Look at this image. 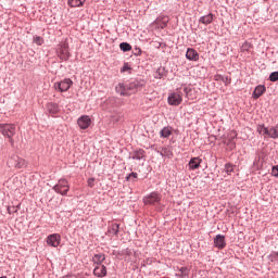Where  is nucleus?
Instances as JSON below:
<instances>
[{
    "mask_svg": "<svg viewBox=\"0 0 278 278\" xmlns=\"http://www.w3.org/2000/svg\"><path fill=\"white\" fill-rule=\"evenodd\" d=\"M251 49H253V45L249 43L248 41H245V42L241 46V51H242V53L249 52V51H251Z\"/></svg>",
    "mask_w": 278,
    "mask_h": 278,
    "instance_id": "nucleus-23",
    "label": "nucleus"
},
{
    "mask_svg": "<svg viewBox=\"0 0 278 278\" xmlns=\"http://www.w3.org/2000/svg\"><path fill=\"white\" fill-rule=\"evenodd\" d=\"M186 58H187V60H190L191 62H197V61H199V52H197V50H194L192 48H188Z\"/></svg>",
    "mask_w": 278,
    "mask_h": 278,
    "instance_id": "nucleus-13",
    "label": "nucleus"
},
{
    "mask_svg": "<svg viewBox=\"0 0 278 278\" xmlns=\"http://www.w3.org/2000/svg\"><path fill=\"white\" fill-rule=\"evenodd\" d=\"M92 123V119H90V116L84 115L80 118H78L77 124L80 129H88Z\"/></svg>",
    "mask_w": 278,
    "mask_h": 278,
    "instance_id": "nucleus-9",
    "label": "nucleus"
},
{
    "mask_svg": "<svg viewBox=\"0 0 278 278\" xmlns=\"http://www.w3.org/2000/svg\"><path fill=\"white\" fill-rule=\"evenodd\" d=\"M213 21L214 14L210 13L207 15L201 16L199 23H202V25H212Z\"/></svg>",
    "mask_w": 278,
    "mask_h": 278,
    "instance_id": "nucleus-15",
    "label": "nucleus"
},
{
    "mask_svg": "<svg viewBox=\"0 0 278 278\" xmlns=\"http://www.w3.org/2000/svg\"><path fill=\"white\" fill-rule=\"evenodd\" d=\"M70 8H81L86 3V0H67Z\"/></svg>",
    "mask_w": 278,
    "mask_h": 278,
    "instance_id": "nucleus-18",
    "label": "nucleus"
},
{
    "mask_svg": "<svg viewBox=\"0 0 278 278\" xmlns=\"http://www.w3.org/2000/svg\"><path fill=\"white\" fill-rule=\"evenodd\" d=\"M58 56L63 62H66L68 60V58H71V52H68V43L63 42V43L59 45Z\"/></svg>",
    "mask_w": 278,
    "mask_h": 278,
    "instance_id": "nucleus-5",
    "label": "nucleus"
},
{
    "mask_svg": "<svg viewBox=\"0 0 278 278\" xmlns=\"http://www.w3.org/2000/svg\"><path fill=\"white\" fill-rule=\"evenodd\" d=\"M112 229H113L114 233H118V229H119L118 224H113Z\"/></svg>",
    "mask_w": 278,
    "mask_h": 278,
    "instance_id": "nucleus-35",
    "label": "nucleus"
},
{
    "mask_svg": "<svg viewBox=\"0 0 278 278\" xmlns=\"http://www.w3.org/2000/svg\"><path fill=\"white\" fill-rule=\"evenodd\" d=\"M47 110L50 114H58V104L50 102L47 104Z\"/></svg>",
    "mask_w": 278,
    "mask_h": 278,
    "instance_id": "nucleus-20",
    "label": "nucleus"
},
{
    "mask_svg": "<svg viewBox=\"0 0 278 278\" xmlns=\"http://www.w3.org/2000/svg\"><path fill=\"white\" fill-rule=\"evenodd\" d=\"M8 164L10 166H13V168H26L27 167V162L20 157L18 155H13L10 157Z\"/></svg>",
    "mask_w": 278,
    "mask_h": 278,
    "instance_id": "nucleus-4",
    "label": "nucleus"
},
{
    "mask_svg": "<svg viewBox=\"0 0 278 278\" xmlns=\"http://www.w3.org/2000/svg\"><path fill=\"white\" fill-rule=\"evenodd\" d=\"M271 175L274 177H278V165L274 166L273 169H271Z\"/></svg>",
    "mask_w": 278,
    "mask_h": 278,
    "instance_id": "nucleus-31",
    "label": "nucleus"
},
{
    "mask_svg": "<svg viewBox=\"0 0 278 278\" xmlns=\"http://www.w3.org/2000/svg\"><path fill=\"white\" fill-rule=\"evenodd\" d=\"M267 138H273L274 140H277V138H278V126H274V127L269 128Z\"/></svg>",
    "mask_w": 278,
    "mask_h": 278,
    "instance_id": "nucleus-19",
    "label": "nucleus"
},
{
    "mask_svg": "<svg viewBox=\"0 0 278 278\" xmlns=\"http://www.w3.org/2000/svg\"><path fill=\"white\" fill-rule=\"evenodd\" d=\"M115 90H116L117 94H121V97H131V92H129L127 90V85H125V84H118L115 87Z\"/></svg>",
    "mask_w": 278,
    "mask_h": 278,
    "instance_id": "nucleus-10",
    "label": "nucleus"
},
{
    "mask_svg": "<svg viewBox=\"0 0 278 278\" xmlns=\"http://www.w3.org/2000/svg\"><path fill=\"white\" fill-rule=\"evenodd\" d=\"M222 81L225 84V86H229V84H231V78L224 77V79H222Z\"/></svg>",
    "mask_w": 278,
    "mask_h": 278,
    "instance_id": "nucleus-33",
    "label": "nucleus"
},
{
    "mask_svg": "<svg viewBox=\"0 0 278 278\" xmlns=\"http://www.w3.org/2000/svg\"><path fill=\"white\" fill-rule=\"evenodd\" d=\"M214 247H216V249H225V247H227V242H225V236L217 235L214 238Z\"/></svg>",
    "mask_w": 278,
    "mask_h": 278,
    "instance_id": "nucleus-11",
    "label": "nucleus"
},
{
    "mask_svg": "<svg viewBox=\"0 0 278 278\" xmlns=\"http://www.w3.org/2000/svg\"><path fill=\"white\" fill-rule=\"evenodd\" d=\"M264 92H266V87L264 85H260L254 89L252 97L253 99H260Z\"/></svg>",
    "mask_w": 278,
    "mask_h": 278,
    "instance_id": "nucleus-14",
    "label": "nucleus"
},
{
    "mask_svg": "<svg viewBox=\"0 0 278 278\" xmlns=\"http://www.w3.org/2000/svg\"><path fill=\"white\" fill-rule=\"evenodd\" d=\"M161 201L162 197H160V193L157 192H152L143 198L144 205H155V203H160Z\"/></svg>",
    "mask_w": 278,
    "mask_h": 278,
    "instance_id": "nucleus-6",
    "label": "nucleus"
},
{
    "mask_svg": "<svg viewBox=\"0 0 278 278\" xmlns=\"http://www.w3.org/2000/svg\"><path fill=\"white\" fill-rule=\"evenodd\" d=\"M173 134V130L169 128V127H164L160 135H161V138H169V136Z\"/></svg>",
    "mask_w": 278,
    "mask_h": 278,
    "instance_id": "nucleus-22",
    "label": "nucleus"
},
{
    "mask_svg": "<svg viewBox=\"0 0 278 278\" xmlns=\"http://www.w3.org/2000/svg\"><path fill=\"white\" fill-rule=\"evenodd\" d=\"M127 71H131V67L126 63L123 65L121 73H127Z\"/></svg>",
    "mask_w": 278,
    "mask_h": 278,
    "instance_id": "nucleus-30",
    "label": "nucleus"
},
{
    "mask_svg": "<svg viewBox=\"0 0 278 278\" xmlns=\"http://www.w3.org/2000/svg\"><path fill=\"white\" fill-rule=\"evenodd\" d=\"M119 49L124 52H127V51H131V45L127 43V42H122L119 45Z\"/></svg>",
    "mask_w": 278,
    "mask_h": 278,
    "instance_id": "nucleus-26",
    "label": "nucleus"
},
{
    "mask_svg": "<svg viewBox=\"0 0 278 278\" xmlns=\"http://www.w3.org/2000/svg\"><path fill=\"white\" fill-rule=\"evenodd\" d=\"M185 92H188V88H185Z\"/></svg>",
    "mask_w": 278,
    "mask_h": 278,
    "instance_id": "nucleus-38",
    "label": "nucleus"
},
{
    "mask_svg": "<svg viewBox=\"0 0 278 278\" xmlns=\"http://www.w3.org/2000/svg\"><path fill=\"white\" fill-rule=\"evenodd\" d=\"M34 42L40 47V46L45 45V39L40 36H36V37H34Z\"/></svg>",
    "mask_w": 278,
    "mask_h": 278,
    "instance_id": "nucleus-27",
    "label": "nucleus"
},
{
    "mask_svg": "<svg viewBox=\"0 0 278 278\" xmlns=\"http://www.w3.org/2000/svg\"><path fill=\"white\" fill-rule=\"evenodd\" d=\"M180 273H181V275H182L184 277L188 276V273H189L188 267H181V268H180Z\"/></svg>",
    "mask_w": 278,
    "mask_h": 278,
    "instance_id": "nucleus-32",
    "label": "nucleus"
},
{
    "mask_svg": "<svg viewBox=\"0 0 278 278\" xmlns=\"http://www.w3.org/2000/svg\"><path fill=\"white\" fill-rule=\"evenodd\" d=\"M88 187L93 188L94 187V178H89L88 179Z\"/></svg>",
    "mask_w": 278,
    "mask_h": 278,
    "instance_id": "nucleus-34",
    "label": "nucleus"
},
{
    "mask_svg": "<svg viewBox=\"0 0 278 278\" xmlns=\"http://www.w3.org/2000/svg\"><path fill=\"white\" fill-rule=\"evenodd\" d=\"M61 241H62V237L58 233H52L47 238V244H49V247L58 248L60 247Z\"/></svg>",
    "mask_w": 278,
    "mask_h": 278,
    "instance_id": "nucleus-8",
    "label": "nucleus"
},
{
    "mask_svg": "<svg viewBox=\"0 0 278 278\" xmlns=\"http://www.w3.org/2000/svg\"><path fill=\"white\" fill-rule=\"evenodd\" d=\"M223 79H225V76H222V75L215 76V81H223Z\"/></svg>",
    "mask_w": 278,
    "mask_h": 278,
    "instance_id": "nucleus-37",
    "label": "nucleus"
},
{
    "mask_svg": "<svg viewBox=\"0 0 278 278\" xmlns=\"http://www.w3.org/2000/svg\"><path fill=\"white\" fill-rule=\"evenodd\" d=\"M131 177H132L134 179H138V174L131 173V174L127 177V180L131 179Z\"/></svg>",
    "mask_w": 278,
    "mask_h": 278,
    "instance_id": "nucleus-36",
    "label": "nucleus"
},
{
    "mask_svg": "<svg viewBox=\"0 0 278 278\" xmlns=\"http://www.w3.org/2000/svg\"><path fill=\"white\" fill-rule=\"evenodd\" d=\"M52 189L54 190V192H58V194L66 197V194H68V191L71 190V185L68 184V180L63 178L60 179Z\"/></svg>",
    "mask_w": 278,
    "mask_h": 278,
    "instance_id": "nucleus-2",
    "label": "nucleus"
},
{
    "mask_svg": "<svg viewBox=\"0 0 278 278\" xmlns=\"http://www.w3.org/2000/svg\"><path fill=\"white\" fill-rule=\"evenodd\" d=\"M271 81H278V72H274L269 75Z\"/></svg>",
    "mask_w": 278,
    "mask_h": 278,
    "instance_id": "nucleus-29",
    "label": "nucleus"
},
{
    "mask_svg": "<svg viewBox=\"0 0 278 278\" xmlns=\"http://www.w3.org/2000/svg\"><path fill=\"white\" fill-rule=\"evenodd\" d=\"M3 124H0V126H2Z\"/></svg>",
    "mask_w": 278,
    "mask_h": 278,
    "instance_id": "nucleus-39",
    "label": "nucleus"
},
{
    "mask_svg": "<svg viewBox=\"0 0 278 278\" xmlns=\"http://www.w3.org/2000/svg\"><path fill=\"white\" fill-rule=\"evenodd\" d=\"M257 131L261 134V136H264L265 138H268L269 128L265 127L264 125H258L257 126Z\"/></svg>",
    "mask_w": 278,
    "mask_h": 278,
    "instance_id": "nucleus-21",
    "label": "nucleus"
},
{
    "mask_svg": "<svg viewBox=\"0 0 278 278\" xmlns=\"http://www.w3.org/2000/svg\"><path fill=\"white\" fill-rule=\"evenodd\" d=\"M127 91L131 92V90H138V83L132 81L126 85Z\"/></svg>",
    "mask_w": 278,
    "mask_h": 278,
    "instance_id": "nucleus-25",
    "label": "nucleus"
},
{
    "mask_svg": "<svg viewBox=\"0 0 278 278\" xmlns=\"http://www.w3.org/2000/svg\"><path fill=\"white\" fill-rule=\"evenodd\" d=\"M169 105H180L181 101H184L181 97V91L173 92L168 96L167 99Z\"/></svg>",
    "mask_w": 278,
    "mask_h": 278,
    "instance_id": "nucleus-7",
    "label": "nucleus"
},
{
    "mask_svg": "<svg viewBox=\"0 0 278 278\" xmlns=\"http://www.w3.org/2000/svg\"><path fill=\"white\" fill-rule=\"evenodd\" d=\"M0 134L8 138L11 147H14V136H16V125L14 124H2L0 126Z\"/></svg>",
    "mask_w": 278,
    "mask_h": 278,
    "instance_id": "nucleus-1",
    "label": "nucleus"
},
{
    "mask_svg": "<svg viewBox=\"0 0 278 278\" xmlns=\"http://www.w3.org/2000/svg\"><path fill=\"white\" fill-rule=\"evenodd\" d=\"M199 166H201V159L193 157L190 160L189 167L191 168V170H197V168H199Z\"/></svg>",
    "mask_w": 278,
    "mask_h": 278,
    "instance_id": "nucleus-16",
    "label": "nucleus"
},
{
    "mask_svg": "<svg viewBox=\"0 0 278 278\" xmlns=\"http://www.w3.org/2000/svg\"><path fill=\"white\" fill-rule=\"evenodd\" d=\"M93 275L96 277H105L108 275V268L104 265H97L93 269Z\"/></svg>",
    "mask_w": 278,
    "mask_h": 278,
    "instance_id": "nucleus-12",
    "label": "nucleus"
},
{
    "mask_svg": "<svg viewBox=\"0 0 278 278\" xmlns=\"http://www.w3.org/2000/svg\"><path fill=\"white\" fill-rule=\"evenodd\" d=\"M225 173H227V175H231L233 173V165L231 164H226L225 165Z\"/></svg>",
    "mask_w": 278,
    "mask_h": 278,
    "instance_id": "nucleus-28",
    "label": "nucleus"
},
{
    "mask_svg": "<svg viewBox=\"0 0 278 278\" xmlns=\"http://www.w3.org/2000/svg\"><path fill=\"white\" fill-rule=\"evenodd\" d=\"M92 262H93V264H97V266H101V264H103V262H105V254H96L92 257Z\"/></svg>",
    "mask_w": 278,
    "mask_h": 278,
    "instance_id": "nucleus-17",
    "label": "nucleus"
},
{
    "mask_svg": "<svg viewBox=\"0 0 278 278\" xmlns=\"http://www.w3.org/2000/svg\"><path fill=\"white\" fill-rule=\"evenodd\" d=\"M73 86V80L71 78H65L59 83H54L53 88L54 90H59V92H67Z\"/></svg>",
    "mask_w": 278,
    "mask_h": 278,
    "instance_id": "nucleus-3",
    "label": "nucleus"
},
{
    "mask_svg": "<svg viewBox=\"0 0 278 278\" xmlns=\"http://www.w3.org/2000/svg\"><path fill=\"white\" fill-rule=\"evenodd\" d=\"M144 157V150H137L132 156L134 160H142Z\"/></svg>",
    "mask_w": 278,
    "mask_h": 278,
    "instance_id": "nucleus-24",
    "label": "nucleus"
}]
</instances>
